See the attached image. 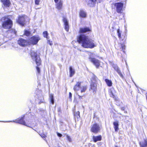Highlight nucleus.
<instances>
[{
  "instance_id": "obj_1",
  "label": "nucleus",
  "mask_w": 147,
  "mask_h": 147,
  "mask_svg": "<svg viewBox=\"0 0 147 147\" xmlns=\"http://www.w3.org/2000/svg\"><path fill=\"white\" fill-rule=\"evenodd\" d=\"M77 41L85 48H92L95 46L93 41L84 34H82L77 37Z\"/></svg>"
},
{
  "instance_id": "obj_2",
  "label": "nucleus",
  "mask_w": 147,
  "mask_h": 147,
  "mask_svg": "<svg viewBox=\"0 0 147 147\" xmlns=\"http://www.w3.org/2000/svg\"><path fill=\"white\" fill-rule=\"evenodd\" d=\"M90 75L91 77L90 90H92L93 93H95L97 90L98 83L100 81L97 77L92 73H91Z\"/></svg>"
},
{
  "instance_id": "obj_3",
  "label": "nucleus",
  "mask_w": 147,
  "mask_h": 147,
  "mask_svg": "<svg viewBox=\"0 0 147 147\" xmlns=\"http://www.w3.org/2000/svg\"><path fill=\"white\" fill-rule=\"evenodd\" d=\"M1 21L2 22L3 27L5 29H8L11 27L12 22L10 19L7 17L2 18Z\"/></svg>"
},
{
  "instance_id": "obj_4",
  "label": "nucleus",
  "mask_w": 147,
  "mask_h": 147,
  "mask_svg": "<svg viewBox=\"0 0 147 147\" xmlns=\"http://www.w3.org/2000/svg\"><path fill=\"white\" fill-rule=\"evenodd\" d=\"M81 82H77L76 84L74 86L73 89L74 91L77 92L78 91L80 90L81 93H82L84 92L87 89V87L85 86H80Z\"/></svg>"
},
{
  "instance_id": "obj_5",
  "label": "nucleus",
  "mask_w": 147,
  "mask_h": 147,
  "mask_svg": "<svg viewBox=\"0 0 147 147\" xmlns=\"http://www.w3.org/2000/svg\"><path fill=\"white\" fill-rule=\"evenodd\" d=\"M112 7H114L115 9L117 12L119 13H121L122 12L123 3L121 2L113 3L112 4Z\"/></svg>"
},
{
  "instance_id": "obj_6",
  "label": "nucleus",
  "mask_w": 147,
  "mask_h": 147,
  "mask_svg": "<svg viewBox=\"0 0 147 147\" xmlns=\"http://www.w3.org/2000/svg\"><path fill=\"white\" fill-rule=\"evenodd\" d=\"M32 59L33 61L36 62L37 66H39L40 64V58L37 55L36 53L33 51H31L30 54Z\"/></svg>"
},
{
  "instance_id": "obj_7",
  "label": "nucleus",
  "mask_w": 147,
  "mask_h": 147,
  "mask_svg": "<svg viewBox=\"0 0 147 147\" xmlns=\"http://www.w3.org/2000/svg\"><path fill=\"white\" fill-rule=\"evenodd\" d=\"M101 126L98 124L95 123L92 124L91 126V131L92 132L96 134L100 131Z\"/></svg>"
},
{
  "instance_id": "obj_8",
  "label": "nucleus",
  "mask_w": 147,
  "mask_h": 147,
  "mask_svg": "<svg viewBox=\"0 0 147 147\" xmlns=\"http://www.w3.org/2000/svg\"><path fill=\"white\" fill-rule=\"evenodd\" d=\"M24 116L23 115L21 118L18 119L16 121H6L5 122H14L16 123H19L20 124H21L24 125H25L27 127H31L29 125V124H31L30 123H29V124H26V123L25 122L24 120Z\"/></svg>"
},
{
  "instance_id": "obj_9",
  "label": "nucleus",
  "mask_w": 147,
  "mask_h": 147,
  "mask_svg": "<svg viewBox=\"0 0 147 147\" xmlns=\"http://www.w3.org/2000/svg\"><path fill=\"white\" fill-rule=\"evenodd\" d=\"M40 39V38L38 35H35L30 38V42L33 45H36Z\"/></svg>"
},
{
  "instance_id": "obj_10",
  "label": "nucleus",
  "mask_w": 147,
  "mask_h": 147,
  "mask_svg": "<svg viewBox=\"0 0 147 147\" xmlns=\"http://www.w3.org/2000/svg\"><path fill=\"white\" fill-rule=\"evenodd\" d=\"M18 44L21 46L24 47L29 45L28 41L24 39L20 38L18 40Z\"/></svg>"
},
{
  "instance_id": "obj_11",
  "label": "nucleus",
  "mask_w": 147,
  "mask_h": 147,
  "mask_svg": "<svg viewBox=\"0 0 147 147\" xmlns=\"http://www.w3.org/2000/svg\"><path fill=\"white\" fill-rule=\"evenodd\" d=\"M27 18V16L25 15H24L22 16H20L17 22L22 26H23L25 24V21Z\"/></svg>"
},
{
  "instance_id": "obj_12",
  "label": "nucleus",
  "mask_w": 147,
  "mask_h": 147,
  "mask_svg": "<svg viewBox=\"0 0 147 147\" xmlns=\"http://www.w3.org/2000/svg\"><path fill=\"white\" fill-rule=\"evenodd\" d=\"M7 33H8V37H12L14 35L16 36V32L14 29H11L7 31Z\"/></svg>"
},
{
  "instance_id": "obj_13",
  "label": "nucleus",
  "mask_w": 147,
  "mask_h": 147,
  "mask_svg": "<svg viewBox=\"0 0 147 147\" xmlns=\"http://www.w3.org/2000/svg\"><path fill=\"white\" fill-rule=\"evenodd\" d=\"M90 59V61L93 63L97 67L99 66L100 62L98 60L94 58H91Z\"/></svg>"
},
{
  "instance_id": "obj_14",
  "label": "nucleus",
  "mask_w": 147,
  "mask_h": 147,
  "mask_svg": "<svg viewBox=\"0 0 147 147\" xmlns=\"http://www.w3.org/2000/svg\"><path fill=\"white\" fill-rule=\"evenodd\" d=\"M90 29L87 27L80 28L79 31V32L80 33H85L87 32L91 31Z\"/></svg>"
},
{
  "instance_id": "obj_15",
  "label": "nucleus",
  "mask_w": 147,
  "mask_h": 147,
  "mask_svg": "<svg viewBox=\"0 0 147 147\" xmlns=\"http://www.w3.org/2000/svg\"><path fill=\"white\" fill-rule=\"evenodd\" d=\"M63 22L65 25V29L67 32H68L69 30V26L67 20L66 18H63Z\"/></svg>"
},
{
  "instance_id": "obj_16",
  "label": "nucleus",
  "mask_w": 147,
  "mask_h": 147,
  "mask_svg": "<svg viewBox=\"0 0 147 147\" xmlns=\"http://www.w3.org/2000/svg\"><path fill=\"white\" fill-rule=\"evenodd\" d=\"M115 91L113 88H111L109 90V93L110 96L114 99L117 97L115 96Z\"/></svg>"
},
{
  "instance_id": "obj_17",
  "label": "nucleus",
  "mask_w": 147,
  "mask_h": 147,
  "mask_svg": "<svg viewBox=\"0 0 147 147\" xmlns=\"http://www.w3.org/2000/svg\"><path fill=\"white\" fill-rule=\"evenodd\" d=\"M96 2V0H89L87 2L88 5L90 7L94 6Z\"/></svg>"
},
{
  "instance_id": "obj_18",
  "label": "nucleus",
  "mask_w": 147,
  "mask_h": 147,
  "mask_svg": "<svg viewBox=\"0 0 147 147\" xmlns=\"http://www.w3.org/2000/svg\"><path fill=\"white\" fill-rule=\"evenodd\" d=\"M139 144L140 147H147V140L145 139L144 141L140 142Z\"/></svg>"
},
{
  "instance_id": "obj_19",
  "label": "nucleus",
  "mask_w": 147,
  "mask_h": 147,
  "mask_svg": "<svg viewBox=\"0 0 147 147\" xmlns=\"http://www.w3.org/2000/svg\"><path fill=\"white\" fill-rule=\"evenodd\" d=\"M102 139V136L101 135H99L97 136H93V140L94 142L100 141Z\"/></svg>"
},
{
  "instance_id": "obj_20",
  "label": "nucleus",
  "mask_w": 147,
  "mask_h": 147,
  "mask_svg": "<svg viewBox=\"0 0 147 147\" xmlns=\"http://www.w3.org/2000/svg\"><path fill=\"white\" fill-rule=\"evenodd\" d=\"M3 4L6 7H9L10 5V1L9 0H1Z\"/></svg>"
},
{
  "instance_id": "obj_21",
  "label": "nucleus",
  "mask_w": 147,
  "mask_h": 147,
  "mask_svg": "<svg viewBox=\"0 0 147 147\" xmlns=\"http://www.w3.org/2000/svg\"><path fill=\"white\" fill-rule=\"evenodd\" d=\"M86 14L84 11L83 10H81L80 12V16L82 18H85L86 17Z\"/></svg>"
},
{
  "instance_id": "obj_22",
  "label": "nucleus",
  "mask_w": 147,
  "mask_h": 147,
  "mask_svg": "<svg viewBox=\"0 0 147 147\" xmlns=\"http://www.w3.org/2000/svg\"><path fill=\"white\" fill-rule=\"evenodd\" d=\"M62 6V1L60 0L57 3L56 7L58 9H61Z\"/></svg>"
},
{
  "instance_id": "obj_23",
  "label": "nucleus",
  "mask_w": 147,
  "mask_h": 147,
  "mask_svg": "<svg viewBox=\"0 0 147 147\" xmlns=\"http://www.w3.org/2000/svg\"><path fill=\"white\" fill-rule=\"evenodd\" d=\"M114 127L115 131H117L118 129L119 124L118 121L113 122Z\"/></svg>"
},
{
  "instance_id": "obj_24",
  "label": "nucleus",
  "mask_w": 147,
  "mask_h": 147,
  "mask_svg": "<svg viewBox=\"0 0 147 147\" xmlns=\"http://www.w3.org/2000/svg\"><path fill=\"white\" fill-rule=\"evenodd\" d=\"M69 72H70V77H72L75 74V70L74 69H73L71 67H69Z\"/></svg>"
},
{
  "instance_id": "obj_25",
  "label": "nucleus",
  "mask_w": 147,
  "mask_h": 147,
  "mask_svg": "<svg viewBox=\"0 0 147 147\" xmlns=\"http://www.w3.org/2000/svg\"><path fill=\"white\" fill-rule=\"evenodd\" d=\"M114 99L115 100L116 104L118 106H121L122 104V102L120 101L117 97L115 98Z\"/></svg>"
},
{
  "instance_id": "obj_26",
  "label": "nucleus",
  "mask_w": 147,
  "mask_h": 147,
  "mask_svg": "<svg viewBox=\"0 0 147 147\" xmlns=\"http://www.w3.org/2000/svg\"><path fill=\"white\" fill-rule=\"evenodd\" d=\"M35 97L37 99L40 100V102H42L43 99V97H42L40 95L38 96L37 95H36L35 96Z\"/></svg>"
},
{
  "instance_id": "obj_27",
  "label": "nucleus",
  "mask_w": 147,
  "mask_h": 147,
  "mask_svg": "<svg viewBox=\"0 0 147 147\" xmlns=\"http://www.w3.org/2000/svg\"><path fill=\"white\" fill-rule=\"evenodd\" d=\"M105 81L108 86H110L112 85V82L111 80H109L107 79H106L105 80Z\"/></svg>"
},
{
  "instance_id": "obj_28",
  "label": "nucleus",
  "mask_w": 147,
  "mask_h": 147,
  "mask_svg": "<svg viewBox=\"0 0 147 147\" xmlns=\"http://www.w3.org/2000/svg\"><path fill=\"white\" fill-rule=\"evenodd\" d=\"M121 46V51H123V52L125 53V45L124 44H120Z\"/></svg>"
},
{
  "instance_id": "obj_29",
  "label": "nucleus",
  "mask_w": 147,
  "mask_h": 147,
  "mask_svg": "<svg viewBox=\"0 0 147 147\" xmlns=\"http://www.w3.org/2000/svg\"><path fill=\"white\" fill-rule=\"evenodd\" d=\"M117 69H116L115 68V70L119 74V75L120 76L121 78H123V75L121 73L120 70L119 69V68L118 67H117Z\"/></svg>"
},
{
  "instance_id": "obj_30",
  "label": "nucleus",
  "mask_w": 147,
  "mask_h": 147,
  "mask_svg": "<svg viewBox=\"0 0 147 147\" xmlns=\"http://www.w3.org/2000/svg\"><path fill=\"white\" fill-rule=\"evenodd\" d=\"M50 99L51 103L52 104H53L54 103V100L53 96L52 94L50 95Z\"/></svg>"
},
{
  "instance_id": "obj_31",
  "label": "nucleus",
  "mask_w": 147,
  "mask_h": 147,
  "mask_svg": "<svg viewBox=\"0 0 147 147\" xmlns=\"http://www.w3.org/2000/svg\"><path fill=\"white\" fill-rule=\"evenodd\" d=\"M43 34L44 37H46L47 39L49 38L48 37V34L47 31H45L43 33Z\"/></svg>"
},
{
  "instance_id": "obj_32",
  "label": "nucleus",
  "mask_w": 147,
  "mask_h": 147,
  "mask_svg": "<svg viewBox=\"0 0 147 147\" xmlns=\"http://www.w3.org/2000/svg\"><path fill=\"white\" fill-rule=\"evenodd\" d=\"M121 31L119 29H118L117 30V33L118 34V36L119 38H121Z\"/></svg>"
},
{
  "instance_id": "obj_33",
  "label": "nucleus",
  "mask_w": 147,
  "mask_h": 147,
  "mask_svg": "<svg viewBox=\"0 0 147 147\" xmlns=\"http://www.w3.org/2000/svg\"><path fill=\"white\" fill-rule=\"evenodd\" d=\"M79 99H82L83 95H82V94L80 92H78L77 93Z\"/></svg>"
},
{
  "instance_id": "obj_34",
  "label": "nucleus",
  "mask_w": 147,
  "mask_h": 147,
  "mask_svg": "<svg viewBox=\"0 0 147 147\" xmlns=\"http://www.w3.org/2000/svg\"><path fill=\"white\" fill-rule=\"evenodd\" d=\"M74 115L75 117H76L78 118H79L80 117L79 112L78 111L75 113L74 114Z\"/></svg>"
},
{
  "instance_id": "obj_35",
  "label": "nucleus",
  "mask_w": 147,
  "mask_h": 147,
  "mask_svg": "<svg viewBox=\"0 0 147 147\" xmlns=\"http://www.w3.org/2000/svg\"><path fill=\"white\" fill-rule=\"evenodd\" d=\"M66 136L67 139L69 142H71L72 141V139L70 136L67 135Z\"/></svg>"
},
{
  "instance_id": "obj_36",
  "label": "nucleus",
  "mask_w": 147,
  "mask_h": 147,
  "mask_svg": "<svg viewBox=\"0 0 147 147\" xmlns=\"http://www.w3.org/2000/svg\"><path fill=\"white\" fill-rule=\"evenodd\" d=\"M30 33V32L28 30H26L25 31L24 34L26 36H28L29 35Z\"/></svg>"
},
{
  "instance_id": "obj_37",
  "label": "nucleus",
  "mask_w": 147,
  "mask_h": 147,
  "mask_svg": "<svg viewBox=\"0 0 147 147\" xmlns=\"http://www.w3.org/2000/svg\"><path fill=\"white\" fill-rule=\"evenodd\" d=\"M40 136L44 139H45L46 137V135L44 134H41Z\"/></svg>"
},
{
  "instance_id": "obj_38",
  "label": "nucleus",
  "mask_w": 147,
  "mask_h": 147,
  "mask_svg": "<svg viewBox=\"0 0 147 147\" xmlns=\"http://www.w3.org/2000/svg\"><path fill=\"white\" fill-rule=\"evenodd\" d=\"M40 0H35V3L36 5H38L39 4Z\"/></svg>"
},
{
  "instance_id": "obj_39",
  "label": "nucleus",
  "mask_w": 147,
  "mask_h": 147,
  "mask_svg": "<svg viewBox=\"0 0 147 147\" xmlns=\"http://www.w3.org/2000/svg\"><path fill=\"white\" fill-rule=\"evenodd\" d=\"M47 43L51 45L53 44L52 41H50L49 40H48Z\"/></svg>"
},
{
  "instance_id": "obj_40",
  "label": "nucleus",
  "mask_w": 147,
  "mask_h": 147,
  "mask_svg": "<svg viewBox=\"0 0 147 147\" xmlns=\"http://www.w3.org/2000/svg\"><path fill=\"white\" fill-rule=\"evenodd\" d=\"M72 97V94L71 92H69V98L70 99H71Z\"/></svg>"
},
{
  "instance_id": "obj_41",
  "label": "nucleus",
  "mask_w": 147,
  "mask_h": 147,
  "mask_svg": "<svg viewBox=\"0 0 147 147\" xmlns=\"http://www.w3.org/2000/svg\"><path fill=\"white\" fill-rule=\"evenodd\" d=\"M36 69L37 72L38 73H40V72L39 68L38 67H36Z\"/></svg>"
},
{
  "instance_id": "obj_42",
  "label": "nucleus",
  "mask_w": 147,
  "mask_h": 147,
  "mask_svg": "<svg viewBox=\"0 0 147 147\" xmlns=\"http://www.w3.org/2000/svg\"><path fill=\"white\" fill-rule=\"evenodd\" d=\"M57 135L59 137H62V135L60 134V133H57Z\"/></svg>"
},
{
  "instance_id": "obj_43",
  "label": "nucleus",
  "mask_w": 147,
  "mask_h": 147,
  "mask_svg": "<svg viewBox=\"0 0 147 147\" xmlns=\"http://www.w3.org/2000/svg\"><path fill=\"white\" fill-rule=\"evenodd\" d=\"M121 109L122 111H124L125 109V107H121Z\"/></svg>"
},
{
  "instance_id": "obj_44",
  "label": "nucleus",
  "mask_w": 147,
  "mask_h": 147,
  "mask_svg": "<svg viewBox=\"0 0 147 147\" xmlns=\"http://www.w3.org/2000/svg\"><path fill=\"white\" fill-rule=\"evenodd\" d=\"M54 1H55V3H58L59 0H54Z\"/></svg>"
},
{
  "instance_id": "obj_45",
  "label": "nucleus",
  "mask_w": 147,
  "mask_h": 147,
  "mask_svg": "<svg viewBox=\"0 0 147 147\" xmlns=\"http://www.w3.org/2000/svg\"><path fill=\"white\" fill-rule=\"evenodd\" d=\"M117 67H114V69H115H115H117Z\"/></svg>"
},
{
  "instance_id": "obj_46",
  "label": "nucleus",
  "mask_w": 147,
  "mask_h": 147,
  "mask_svg": "<svg viewBox=\"0 0 147 147\" xmlns=\"http://www.w3.org/2000/svg\"><path fill=\"white\" fill-rule=\"evenodd\" d=\"M124 113H127V112L126 111H124Z\"/></svg>"
}]
</instances>
